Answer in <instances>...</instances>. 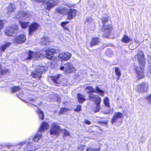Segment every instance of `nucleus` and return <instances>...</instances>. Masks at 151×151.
Masks as SVG:
<instances>
[{"label": "nucleus", "mask_w": 151, "mask_h": 151, "mask_svg": "<svg viewBox=\"0 0 151 151\" xmlns=\"http://www.w3.org/2000/svg\"><path fill=\"white\" fill-rule=\"evenodd\" d=\"M135 58H137L139 61V68L134 66V69L136 73L138 79L143 78L144 76V70L145 64V59L143 52L141 51L135 56Z\"/></svg>", "instance_id": "1"}, {"label": "nucleus", "mask_w": 151, "mask_h": 151, "mask_svg": "<svg viewBox=\"0 0 151 151\" xmlns=\"http://www.w3.org/2000/svg\"><path fill=\"white\" fill-rule=\"evenodd\" d=\"M30 140H27L25 142H22L16 145L17 148L20 149L21 147L25 145L24 147L23 151H35V150L40 148V146L37 147L33 145Z\"/></svg>", "instance_id": "2"}, {"label": "nucleus", "mask_w": 151, "mask_h": 151, "mask_svg": "<svg viewBox=\"0 0 151 151\" xmlns=\"http://www.w3.org/2000/svg\"><path fill=\"white\" fill-rule=\"evenodd\" d=\"M123 116V114L120 112H117L115 113L111 120V123L116 126H120L122 122V118Z\"/></svg>", "instance_id": "3"}, {"label": "nucleus", "mask_w": 151, "mask_h": 151, "mask_svg": "<svg viewBox=\"0 0 151 151\" xmlns=\"http://www.w3.org/2000/svg\"><path fill=\"white\" fill-rule=\"evenodd\" d=\"M101 20L103 25V30L106 34L104 35V37H108L112 29L111 26L108 25L107 23L108 19L106 17H103Z\"/></svg>", "instance_id": "4"}, {"label": "nucleus", "mask_w": 151, "mask_h": 151, "mask_svg": "<svg viewBox=\"0 0 151 151\" xmlns=\"http://www.w3.org/2000/svg\"><path fill=\"white\" fill-rule=\"evenodd\" d=\"M90 99L94 101L96 103L95 108L94 109L95 112H98L101 109L100 103L101 99L98 96L95 95L93 93H90L89 96Z\"/></svg>", "instance_id": "5"}, {"label": "nucleus", "mask_w": 151, "mask_h": 151, "mask_svg": "<svg viewBox=\"0 0 151 151\" xmlns=\"http://www.w3.org/2000/svg\"><path fill=\"white\" fill-rule=\"evenodd\" d=\"M35 1L42 2L45 4L46 3V5L45 8L49 10L52 8L57 3H58V0H34Z\"/></svg>", "instance_id": "6"}, {"label": "nucleus", "mask_w": 151, "mask_h": 151, "mask_svg": "<svg viewBox=\"0 0 151 151\" xmlns=\"http://www.w3.org/2000/svg\"><path fill=\"white\" fill-rule=\"evenodd\" d=\"M60 69L68 73L74 72L76 70L75 68L71 63L69 62L65 64L63 66H61Z\"/></svg>", "instance_id": "7"}, {"label": "nucleus", "mask_w": 151, "mask_h": 151, "mask_svg": "<svg viewBox=\"0 0 151 151\" xmlns=\"http://www.w3.org/2000/svg\"><path fill=\"white\" fill-rule=\"evenodd\" d=\"M46 69L45 67L38 66L36 68V72L32 73L31 76L34 78L39 79L41 76V74L44 73Z\"/></svg>", "instance_id": "8"}, {"label": "nucleus", "mask_w": 151, "mask_h": 151, "mask_svg": "<svg viewBox=\"0 0 151 151\" xmlns=\"http://www.w3.org/2000/svg\"><path fill=\"white\" fill-rule=\"evenodd\" d=\"M61 131V130L60 127L57 124L54 123L52 124L50 131V133L51 135L58 136L60 134Z\"/></svg>", "instance_id": "9"}, {"label": "nucleus", "mask_w": 151, "mask_h": 151, "mask_svg": "<svg viewBox=\"0 0 151 151\" xmlns=\"http://www.w3.org/2000/svg\"><path fill=\"white\" fill-rule=\"evenodd\" d=\"M26 40V37L24 35H19L12 39L14 44H22Z\"/></svg>", "instance_id": "10"}, {"label": "nucleus", "mask_w": 151, "mask_h": 151, "mask_svg": "<svg viewBox=\"0 0 151 151\" xmlns=\"http://www.w3.org/2000/svg\"><path fill=\"white\" fill-rule=\"evenodd\" d=\"M18 29V27L17 26H15V27L9 26L6 29L5 31V34L6 36H13L17 33Z\"/></svg>", "instance_id": "11"}, {"label": "nucleus", "mask_w": 151, "mask_h": 151, "mask_svg": "<svg viewBox=\"0 0 151 151\" xmlns=\"http://www.w3.org/2000/svg\"><path fill=\"white\" fill-rule=\"evenodd\" d=\"M57 50L52 48H49L46 50L44 52V56L47 58L49 59H55V57L53 56V55L57 52Z\"/></svg>", "instance_id": "12"}, {"label": "nucleus", "mask_w": 151, "mask_h": 151, "mask_svg": "<svg viewBox=\"0 0 151 151\" xmlns=\"http://www.w3.org/2000/svg\"><path fill=\"white\" fill-rule=\"evenodd\" d=\"M71 56V54L68 52H62L58 56V59L61 61H65L69 60Z\"/></svg>", "instance_id": "13"}, {"label": "nucleus", "mask_w": 151, "mask_h": 151, "mask_svg": "<svg viewBox=\"0 0 151 151\" xmlns=\"http://www.w3.org/2000/svg\"><path fill=\"white\" fill-rule=\"evenodd\" d=\"M135 89L137 92L143 93L148 90V85L147 83H143L137 85Z\"/></svg>", "instance_id": "14"}, {"label": "nucleus", "mask_w": 151, "mask_h": 151, "mask_svg": "<svg viewBox=\"0 0 151 151\" xmlns=\"http://www.w3.org/2000/svg\"><path fill=\"white\" fill-rule=\"evenodd\" d=\"M86 89L87 90V91L88 93L93 92L99 93V94L101 96H103L104 95V91L99 89L98 86L96 87V89H93L92 87L88 86L86 87Z\"/></svg>", "instance_id": "15"}, {"label": "nucleus", "mask_w": 151, "mask_h": 151, "mask_svg": "<svg viewBox=\"0 0 151 151\" xmlns=\"http://www.w3.org/2000/svg\"><path fill=\"white\" fill-rule=\"evenodd\" d=\"M39 57V55L37 53L34 52L30 50H29L27 53L26 57L25 58V60H29L32 58L35 59Z\"/></svg>", "instance_id": "16"}, {"label": "nucleus", "mask_w": 151, "mask_h": 151, "mask_svg": "<svg viewBox=\"0 0 151 151\" xmlns=\"http://www.w3.org/2000/svg\"><path fill=\"white\" fill-rule=\"evenodd\" d=\"M39 25L36 22H34L32 23L29 27V35H31L33 33L38 29Z\"/></svg>", "instance_id": "17"}, {"label": "nucleus", "mask_w": 151, "mask_h": 151, "mask_svg": "<svg viewBox=\"0 0 151 151\" xmlns=\"http://www.w3.org/2000/svg\"><path fill=\"white\" fill-rule=\"evenodd\" d=\"M67 12V18L69 20L73 18L76 16L77 13V10L74 9H70Z\"/></svg>", "instance_id": "18"}, {"label": "nucleus", "mask_w": 151, "mask_h": 151, "mask_svg": "<svg viewBox=\"0 0 151 151\" xmlns=\"http://www.w3.org/2000/svg\"><path fill=\"white\" fill-rule=\"evenodd\" d=\"M61 75L58 74L56 76H50V78L55 83V86H58L61 82Z\"/></svg>", "instance_id": "19"}, {"label": "nucleus", "mask_w": 151, "mask_h": 151, "mask_svg": "<svg viewBox=\"0 0 151 151\" xmlns=\"http://www.w3.org/2000/svg\"><path fill=\"white\" fill-rule=\"evenodd\" d=\"M23 95V93H19V94L18 95L17 94V96L19 99H21L25 103H29L33 105V103L35 101V100L34 99H33L32 98H29L27 100H23L22 99H21L20 98V96Z\"/></svg>", "instance_id": "20"}, {"label": "nucleus", "mask_w": 151, "mask_h": 151, "mask_svg": "<svg viewBox=\"0 0 151 151\" xmlns=\"http://www.w3.org/2000/svg\"><path fill=\"white\" fill-rule=\"evenodd\" d=\"M68 10L66 7H58L56 9V12L60 14H65Z\"/></svg>", "instance_id": "21"}, {"label": "nucleus", "mask_w": 151, "mask_h": 151, "mask_svg": "<svg viewBox=\"0 0 151 151\" xmlns=\"http://www.w3.org/2000/svg\"><path fill=\"white\" fill-rule=\"evenodd\" d=\"M49 127L48 123L43 122L42 123L40 129V132H44L47 130Z\"/></svg>", "instance_id": "22"}, {"label": "nucleus", "mask_w": 151, "mask_h": 151, "mask_svg": "<svg viewBox=\"0 0 151 151\" xmlns=\"http://www.w3.org/2000/svg\"><path fill=\"white\" fill-rule=\"evenodd\" d=\"M92 19L91 17H87L84 22L85 25L87 26H90L94 25V24L92 22Z\"/></svg>", "instance_id": "23"}, {"label": "nucleus", "mask_w": 151, "mask_h": 151, "mask_svg": "<svg viewBox=\"0 0 151 151\" xmlns=\"http://www.w3.org/2000/svg\"><path fill=\"white\" fill-rule=\"evenodd\" d=\"M16 9L15 5L13 4H10L7 9V13L8 14H11L14 12Z\"/></svg>", "instance_id": "24"}, {"label": "nucleus", "mask_w": 151, "mask_h": 151, "mask_svg": "<svg viewBox=\"0 0 151 151\" xmlns=\"http://www.w3.org/2000/svg\"><path fill=\"white\" fill-rule=\"evenodd\" d=\"M12 44L11 42H6L4 44L1 46L0 49L1 51L3 52L6 48L10 46Z\"/></svg>", "instance_id": "25"}, {"label": "nucleus", "mask_w": 151, "mask_h": 151, "mask_svg": "<svg viewBox=\"0 0 151 151\" xmlns=\"http://www.w3.org/2000/svg\"><path fill=\"white\" fill-rule=\"evenodd\" d=\"M42 135V134L41 133V132H39L33 139V142H37L41 138Z\"/></svg>", "instance_id": "26"}, {"label": "nucleus", "mask_w": 151, "mask_h": 151, "mask_svg": "<svg viewBox=\"0 0 151 151\" xmlns=\"http://www.w3.org/2000/svg\"><path fill=\"white\" fill-rule=\"evenodd\" d=\"M19 16L21 15L20 18L22 20H25L26 18L29 17V15L28 12H24L19 13Z\"/></svg>", "instance_id": "27"}, {"label": "nucleus", "mask_w": 151, "mask_h": 151, "mask_svg": "<svg viewBox=\"0 0 151 151\" xmlns=\"http://www.w3.org/2000/svg\"><path fill=\"white\" fill-rule=\"evenodd\" d=\"M99 42V40L97 37L93 38L91 42L90 43V45L91 47L97 45Z\"/></svg>", "instance_id": "28"}, {"label": "nucleus", "mask_w": 151, "mask_h": 151, "mask_svg": "<svg viewBox=\"0 0 151 151\" xmlns=\"http://www.w3.org/2000/svg\"><path fill=\"white\" fill-rule=\"evenodd\" d=\"M132 40V39L130 37L125 35H124L122 40V41L123 42L125 43H128L130 41H131Z\"/></svg>", "instance_id": "29"}, {"label": "nucleus", "mask_w": 151, "mask_h": 151, "mask_svg": "<svg viewBox=\"0 0 151 151\" xmlns=\"http://www.w3.org/2000/svg\"><path fill=\"white\" fill-rule=\"evenodd\" d=\"M49 42V38L48 37H43L41 39V42L42 45H46Z\"/></svg>", "instance_id": "30"}, {"label": "nucleus", "mask_w": 151, "mask_h": 151, "mask_svg": "<svg viewBox=\"0 0 151 151\" xmlns=\"http://www.w3.org/2000/svg\"><path fill=\"white\" fill-rule=\"evenodd\" d=\"M77 97L78 101L79 103H82L85 100L84 96L79 94H78Z\"/></svg>", "instance_id": "31"}, {"label": "nucleus", "mask_w": 151, "mask_h": 151, "mask_svg": "<svg viewBox=\"0 0 151 151\" xmlns=\"http://www.w3.org/2000/svg\"><path fill=\"white\" fill-rule=\"evenodd\" d=\"M148 62L150 65L148 67L147 72L151 74V56L150 55L148 56Z\"/></svg>", "instance_id": "32"}, {"label": "nucleus", "mask_w": 151, "mask_h": 151, "mask_svg": "<svg viewBox=\"0 0 151 151\" xmlns=\"http://www.w3.org/2000/svg\"><path fill=\"white\" fill-rule=\"evenodd\" d=\"M37 112L40 118L42 120H43L44 117V115L43 112L38 109L37 111Z\"/></svg>", "instance_id": "33"}, {"label": "nucleus", "mask_w": 151, "mask_h": 151, "mask_svg": "<svg viewBox=\"0 0 151 151\" xmlns=\"http://www.w3.org/2000/svg\"><path fill=\"white\" fill-rule=\"evenodd\" d=\"M29 23V22H19V23L23 29L26 28Z\"/></svg>", "instance_id": "34"}, {"label": "nucleus", "mask_w": 151, "mask_h": 151, "mask_svg": "<svg viewBox=\"0 0 151 151\" xmlns=\"http://www.w3.org/2000/svg\"><path fill=\"white\" fill-rule=\"evenodd\" d=\"M106 55L110 57H111L113 55V52L110 49H107L105 52Z\"/></svg>", "instance_id": "35"}, {"label": "nucleus", "mask_w": 151, "mask_h": 151, "mask_svg": "<svg viewBox=\"0 0 151 151\" xmlns=\"http://www.w3.org/2000/svg\"><path fill=\"white\" fill-rule=\"evenodd\" d=\"M115 72L116 75L118 76L117 80H119L121 75L120 71L119 68H115Z\"/></svg>", "instance_id": "36"}, {"label": "nucleus", "mask_w": 151, "mask_h": 151, "mask_svg": "<svg viewBox=\"0 0 151 151\" xmlns=\"http://www.w3.org/2000/svg\"><path fill=\"white\" fill-rule=\"evenodd\" d=\"M21 89L18 86H14L11 88V91L12 93L20 91Z\"/></svg>", "instance_id": "37"}, {"label": "nucleus", "mask_w": 151, "mask_h": 151, "mask_svg": "<svg viewBox=\"0 0 151 151\" xmlns=\"http://www.w3.org/2000/svg\"><path fill=\"white\" fill-rule=\"evenodd\" d=\"M1 67L0 65V72L2 76H3L6 75L8 72V70L7 69H4V70L1 69Z\"/></svg>", "instance_id": "38"}, {"label": "nucleus", "mask_w": 151, "mask_h": 151, "mask_svg": "<svg viewBox=\"0 0 151 151\" xmlns=\"http://www.w3.org/2000/svg\"><path fill=\"white\" fill-rule=\"evenodd\" d=\"M103 101L104 104L105 105L108 107H110L109 101L108 98H105L104 100Z\"/></svg>", "instance_id": "39"}, {"label": "nucleus", "mask_w": 151, "mask_h": 151, "mask_svg": "<svg viewBox=\"0 0 151 151\" xmlns=\"http://www.w3.org/2000/svg\"><path fill=\"white\" fill-rule=\"evenodd\" d=\"M69 22L66 21L63 22L61 24V25L63 28L65 29H67V28L66 26V24L68 23Z\"/></svg>", "instance_id": "40"}, {"label": "nucleus", "mask_w": 151, "mask_h": 151, "mask_svg": "<svg viewBox=\"0 0 151 151\" xmlns=\"http://www.w3.org/2000/svg\"><path fill=\"white\" fill-rule=\"evenodd\" d=\"M100 148H87L86 151H99Z\"/></svg>", "instance_id": "41"}, {"label": "nucleus", "mask_w": 151, "mask_h": 151, "mask_svg": "<svg viewBox=\"0 0 151 151\" xmlns=\"http://www.w3.org/2000/svg\"><path fill=\"white\" fill-rule=\"evenodd\" d=\"M68 109L67 108H66L65 107L62 108H61L60 111L59 112V113L60 114H62L64 112H65L66 111H67L68 110Z\"/></svg>", "instance_id": "42"}, {"label": "nucleus", "mask_w": 151, "mask_h": 151, "mask_svg": "<svg viewBox=\"0 0 151 151\" xmlns=\"http://www.w3.org/2000/svg\"><path fill=\"white\" fill-rule=\"evenodd\" d=\"M146 99L147 102L149 103H151V94H149L147 96Z\"/></svg>", "instance_id": "43"}, {"label": "nucleus", "mask_w": 151, "mask_h": 151, "mask_svg": "<svg viewBox=\"0 0 151 151\" xmlns=\"http://www.w3.org/2000/svg\"><path fill=\"white\" fill-rule=\"evenodd\" d=\"M63 132L64 136H70V133L66 129H64L63 130Z\"/></svg>", "instance_id": "44"}, {"label": "nucleus", "mask_w": 151, "mask_h": 151, "mask_svg": "<svg viewBox=\"0 0 151 151\" xmlns=\"http://www.w3.org/2000/svg\"><path fill=\"white\" fill-rule=\"evenodd\" d=\"M81 110V106L80 105H78L77 106L76 108L75 111L76 112H79Z\"/></svg>", "instance_id": "45"}, {"label": "nucleus", "mask_w": 151, "mask_h": 151, "mask_svg": "<svg viewBox=\"0 0 151 151\" xmlns=\"http://www.w3.org/2000/svg\"><path fill=\"white\" fill-rule=\"evenodd\" d=\"M3 22L2 20H0V30L2 29L3 27Z\"/></svg>", "instance_id": "46"}, {"label": "nucleus", "mask_w": 151, "mask_h": 151, "mask_svg": "<svg viewBox=\"0 0 151 151\" xmlns=\"http://www.w3.org/2000/svg\"><path fill=\"white\" fill-rule=\"evenodd\" d=\"M100 122V124L102 125H104V124H106L107 123V122L106 121L103 122L101 121Z\"/></svg>", "instance_id": "47"}, {"label": "nucleus", "mask_w": 151, "mask_h": 151, "mask_svg": "<svg viewBox=\"0 0 151 151\" xmlns=\"http://www.w3.org/2000/svg\"><path fill=\"white\" fill-rule=\"evenodd\" d=\"M84 146L82 145L79 146L78 149L81 150H82L83 149Z\"/></svg>", "instance_id": "48"}, {"label": "nucleus", "mask_w": 151, "mask_h": 151, "mask_svg": "<svg viewBox=\"0 0 151 151\" xmlns=\"http://www.w3.org/2000/svg\"><path fill=\"white\" fill-rule=\"evenodd\" d=\"M55 96L54 97V98L55 100H56V101H58L59 99V97L57 95H54Z\"/></svg>", "instance_id": "49"}, {"label": "nucleus", "mask_w": 151, "mask_h": 151, "mask_svg": "<svg viewBox=\"0 0 151 151\" xmlns=\"http://www.w3.org/2000/svg\"><path fill=\"white\" fill-rule=\"evenodd\" d=\"M85 122L88 124H90V122L87 120H85Z\"/></svg>", "instance_id": "50"}, {"label": "nucleus", "mask_w": 151, "mask_h": 151, "mask_svg": "<svg viewBox=\"0 0 151 151\" xmlns=\"http://www.w3.org/2000/svg\"><path fill=\"white\" fill-rule=\"evenodd\" d=\"M111 110L110 109H109L106 112H104V114H109L110 113Z\"/></svg>", "instance_id": "51"}, {"label": "nucleus", "mask_w": 151, "mask_h": 151, "mask_svg": "<svg viewBox=\"0 0 151 151\" xmlns=\"http://www.w3.org/2000/svg\"><path fill=\"white\" fill-rule=\"evenodd\" d=\"M6 146L7 147H8L9 148H11V147L12 146L11 145H6Z\"/></svg>", "instance_id": "52"}, {"label": "nucleus", "mask_w": 151, "mask_h": 151, "mask_svg": "<svg viewBox=\"0 0 151 151\" xmlns=\"http://www.w3.org/2000/svg\"><path fill=\"white\" fill-rule=\"evenodd\" d=\"M2 147V146H1V145H0V147L1 148V147Z\"/></svg>", "instance_id": "53"}, {"label": "nucleus", "mask_w": 151, "mask_h": 151, "mask_svg": "<svg viewBox=\"0 0 151 151\" xmlns=\"http://www.w3.org/2000/svg\"><path fill=\"white\" fill-rule=\"evenodd\" d=\"M11 151H15V150H12Z\"/></svg>", "instance_id": "54"}, {"label": "nucleus", "mask_w": 151, "mask_h": 151, "mask_svg": "<svg viewBox=\"0 0 151 151\" xmlns=\"http://www.w3.org/2000/svg\"><path fill=\"white\" fill-rule=\"evenodd\" d=\"M131 46V45H129V46Z\"/></svg>", "instance_id": "55"}]
</instances>
